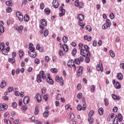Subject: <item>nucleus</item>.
Returning <instances> with one entry per match:
<instances>
[{"label":"nucleus","instance_id":"864d4df0","mask_svg":"<svg viewBox=\"0 0 124 124\" xmlns=\"http://www.w3.org/2000/svg\"><path fill=\"white\" fill-rule=\"evenodd\" d=\"M74 118H75V115H74V114L72 113L70 116V120H72V121H73V120H74Z\"/></svg>","mask_w":124,"mask_h":124},{"label":"nucleus","instance_id":"20e7f679","mask_svg":"<svg viewBox=\"0 0 124 124\" xmlns=\"http://www.w3.org/2000/svg\"><path fill=\"white\" fill-rule=\"evenodd\" d=\"M84 5L83 2H79V0H76L75 2V6L76 7H79V8H82Z\"/></svg>","mask_w":124,"mask_h":124},{"label":"nucleus","instance_id":"c756f323","mask_svg":"<svg viewBox=\"0 0 124 124\" xmlns=\"http://www.w3.org/2000/svg\"><path fill=\"white\" fill-rule=\"evenodd\" d=\"M104 102H105V106H108L109 105V100H108V99L105 98L104 99Z\"/></svg>","mask_w":124,"mask_h":124},{"label":"nucleus","instance_id":"7c9ffc66","mask_svg":"<svg viewBox=\"0 0 124 124\" xmlns=\"http://www.w3.org/2000/svg\"><path fill=\"white\" fill-rule=\"evenodd\" d=\"M49 116V111L48 110H46L44 112V117L45 118H48Z\"/></svg>","mask_w":124,"mask_h":124},{"label":"nucleus","instance_id":"bf43d9fd","mask_svg":"<svg viewBox=\"0 0 124 124\" xmlns=\"http://www.w3.org/2000/svg\"><path fill=\"white\" fill-rule=\"evenodd\" d=\"M6 11L7 13H10V12H11V11H12V10H11V8L10 7H8L6 9Z\"/></svg>","mask_w":124,"mask_h":124},{"label":"nucleus","instance_id":"5fc2aeb1","mask_svg":"<svg viewBox=\"0 0 124 124\" xmlns=\"http://www.w3.org/2000/svg\"><path fill=\"white\" fill-rule=\"evenodd\" d=\"M86 29L88 31H92V27L91 26L88 25L86 26Z\"/></svg>","mask_w":124,"mask_h":124},{"label":"nucleus","instance_id":"37998d69","mask_svg":"<svg viewBox=\"0 0 124 124\" xmlns=\"http://www.w3.org/2000/svg\"><path fill=\"white\" fill-rule=\"evenodd\" d=\"M17 31L18 32H22V31H23V26L20 25L17 29Z\"/></svg>","mask_w":124,"mask_h":124},{"label":"nucleus","instance_id":"9d476101","mask_svg":"<svg viewBox=\"0 0 124 124\" xmlns=\"http://www.w3.org/2000/svg\"><path fill=\"white\" fill-rule=\"evenodd\" d=\"M59 9L62 12V13L59 14V16L60 17H62V16L65 14V10L64 9L62 6H61Z\"/></svg>","mask_w":124,"mask_h":124},{"label":"nucleus","instance_id":"a211bd4d","mask_svg":"<svg viewBox=\"0 0 124 124\" xmlns=\"http://www.w3.org/2000/svg\"><path fill=\"white\" fill-rule=\"evenodd\" d=\"M77 18H78V20H79V21H83L84 20V19L85 18L84 15H83L82 14L78 15Z\"/></svg>","mask_w":124,"mask_h":124},{"label":"nucleus","instance_id":"338daca9","mask_svg":"<svg viewBox=\"0 0 124 124\" xmlns=\"http://www.w3.org/2000/svg\"><path fill=\"white\" fill-rule=\"evenodd\" d=\"M43 97H44V99H45V101H47V100L48 99V95H44Z\"/></svg>","mask_w":124,"mask_h":124},{"label":"nucleus","instance_id":"09e8293b","mask_svg":"<svg viewBox=\"0 0 124 124\" xmlns=\"http://www.w3.org/2000/svg\"><path fill=\"white\" fill-rule=\"evenodd\" d=\"M82 94L81 93H79L77 95V98H78V99H81L82 98Z\"/></svg>","mask_w":124,"mask_h":124},{"label":"nucleus","instance_id":"72a5a7b5","mask_svg":"<svg viewBox=\"0 0 124 124\" xmlns=\"http://www.w3.org/2000/svg\"><path fill=\"white\" fill-rule=\"evenodd\" d=\"M3 32H4V27L1 26L0 27V35H1Z\"/></svg>","mask_w":124,"mask_h":124},{"label":"nucleus","instance_id":"4be33fe9","mask_svg":"<svg viewBox=\"0 0 124 124\" xmlns=\"http://www.w3.org/2000/svg\"><path fill=\"white\" fill-rule=\"evenodd\" d=\"M115 88H116V89H121V84H120V82L116 81L115 82Z\"/></svg>","mask_w":124,"mask_h":124},{"label":"nucleus","instance_id":"dca6fc26","mask_svg":"<svg viewBox=\"0 0 124 124\" xmlns=\"http://www.w3.org/2000/svg\"><path fill=\"white\" fill-rule=\"evenodd\" d=\"M7 108V105L6 104H0V111H4L5 109Z\"/></svg>","mask_w":124,"mask_h":124},{"label":"nucleus","instance_id":"774afa93","mask_svg":"<svg viewBox=\"0 0 124 124\" xmlns=\"http://www.w3.org/2000/svg\"><path fill=\"white\" fill-rule=\"evenodd\" d=\"M19 123H20V122L19 121V120L18 119H16L14 121V123L15 124H19Z\"/></svg>","mask_w":124,"mask_h":124},{"label":"nucleus","instance_id":"f257e3e1","mask_svg":"<svg viewBox=\"0 0 124 124\" xmlns=\"http://www.w3.org/2000/svg\"><path fill=\"white\" fill-rule=\"evenodd\" d=\"M38 75H39L40 77L42 78L43 80H45V79H46V82L49 85H54V81H53V79L51 78V75H50V74L46 73V76H45V73L44 71H41Z\"/></svg>","mask_w":124,"mask_h":124},{"label":"nucleus","instance_id":"39448f33","mask_svg":"<svg viewBox=\"0 0 124 124\" xmlns=\"http://www.w3.org/2000/svg\"><path fill=\"white\" fill-rule=\"evenodd\" d=\"M16 15L19 21H20V22H22L23 19H24V16H23L22 13L20 12H17L16 13Z\"/></svg>","mask_w":124,"mask_h":124},{"label":"nucleus","instance_id":"412c9836","mask_svg":"<svg viewBox=\"0 0 124 124\" xmlns=\"http://www.w3.org/2000/svg\"><path fill=\"white\" fill-rule=\"evenodd\" d=\"M84 40H87V41H91L92 40V37H88V35H85L84 36Z\"/></svg>","mask_w":124,"mask_h":124},{"label":"nucleus","instance_id":"3c124183","mask_svg":"<svg viewBox=\"0 0 124 124\" xmlns=\"http://www.w3.org/2000/svg\"><path fill=\"white\" fill-rule=\"evenodd\" d=\"M51 72L52 73H57L58 72V70L56 68L51 69L50 70Z\"/></svg>","mask_w":124,"mask_h":124},{"label":"nucleus","instance_id":"4d7b16f0","mask_svg":"<svg viewBox=\"0 0 124 124\" xmlns=\"http://www.w3.org/2000/svg\"><path fill=\"white\" fill-rule=\"evenodd\" d=\"M91 61V59H90V57H86V58L85 59V62H87V63H89Z\"/></svg>","mask_w":124,"mask_h":124},{"label":"nucleus","instance_id":"0eeeda50","mask_svg":"<svg viewBox=\"0 0 124 124\" xmlns=\"http://www.w3.org/2000/svg\"><path fill=\"white\" fill-rule=\"evenodd\" d=\"M60 46H61V48L63 49V51L65 53H66V52L68 51V46H67V45H66V44H63V45H62L60 43Z\"/></svg>","mask_w":124,"mask_h":124},{"label":"nucleus","instance_id":"6e6552de","mask_svg":"<svg viewBox=\"0 0 124 124\" xmlns=\"http://www.w3.org/2000/svg\"><path fill=\"white\" fill-rule=\"evenodd\" d=\"M96 69L98 71H103V66H102V62H99V64L96 66Z\"/></svg>","mask_w":124,"mask_h":124},{"label":"nucleus","instance_id":"bb28decb","mask_svg":"<svg viewBox=\"0 0 124 124\" xmlns=\"http://www.w3.org/2000/svg\"><path fill=\"white\" fill-rule=\"evenodd\" d=\"M24 18L25 22H29V20H30V16H29V15H25Z\"/></svg>","mask_w":124,"mask_h":124},{"label":"nucleus","instance_id":"cd10ccee","mask_svg":"<svg viewBox=\"0 0 124 124\" xmlns=\"http://www.w3.org/2000/svg\"><path fill=\"white\" fill-rule=\"evenodd\" d=\"M62 40L64 43H66L68 40V38L66 36H64L62 38Z\"/></svg>","mask_w":124,"mask_h":124},{"label":"nucleus","instance_id":"f03ea898","mask_svg":"<svg viewBox=\"0 0 124 124\" xmlns=\"http://www.w3.org/2000/svg\"><path fill=\"white\" fill-rule=\"evenodd\" d=\"M84 49L80 50V55L84 57V58H87V57H91V52H90V47L89 46L85 45L84 46Z\"/></svg>","mask_w":124,"mask_h":124},{"label":"nucleus","instance_id":"ddd939ff","mask_svg":"<svg viewBox=\"0 0 124 124\" xmlns=\"http://www.w3.org/2000/svg\"><path fill=\"white\" fill-rule=\"evenodd\" d=\"M29 102H30V98H29V96H25L24 97L23 103H24L25 105H27V104H28V103H29Z\"/></svg>","mask_w":124,"mask_h":124},{"label":"nucleus","instance_id":"2eb2a0df","mask_svg":"<svg viewBox=\"0 0 124 124\" xmlns=\"http://www.w3.org/2000/svg\"><path fill=\"white\" fill-rule=\"evenodd\" d=\"M42 96H41V95H40L39 94H37L36 95V99L37 102H38L39 103L40 102H41V100H42Z\"/></svg>","mask_w":124,"mask_h":124},{"label":"nucleus","instance_id":"f8f14e48","mask_svg":"<svg viewBox=\"0 0 124 124\" xmlns=\"http://www.w3.org/2000/svg\"><path fill=\"white\" fill-rule=\"evenodd\" d=\"M67 65L69 67H73L74 66V67H76L75 65L74 64V61L71 60L69 61L67 63Z\"/></svg>","mask_w":124,"mask_h":124},{"label":"nucleus","instance_id":"9b49d317","mask_svg":"<svg viewBox=\"0 0 124 124\" xmlns=\"http://www.w3.org/2000/svg\"><path fill=\"white\" fill-rule=\"evenodd\" d=\"M9 51H10V47H9V46H7L6 49L4 48L3 50L0 52H2L3 55H6L8 54V52H9Z\"/></svg>","mask_w":124,"mask_h":124},{"label":"nucleus","instance_id":"e433bc0d","mask_svg":"<svg viewBox=\"0 0 124 124\" xmlns=\"http://www.w3.org/2000/svg\"><path fill=\"white\" fill-rule=\"evenodd\" d=\"M88 121L89 124H93V118H92V117H89L88 118Z\"/></svg>","mask_w":124,"mask_h":124},{"label":"nucleus","instance_id":"e2e57ef3","mask_svg":"<svg viewBox=\"0 0 124 124\" xmlns=\"http://www.w3.org/2000/svg\"><path fill=\"white\" fill-rule=\"evenodd\" d=\"M34 62L35 63H36V64H39V62H40L39 59L36 58L34 60Z\"/></svg>","mask_w":124,"mask_h":124},{"label":"nucleus","instance_id":"de8ad7c7","mask_svg":"<svg viewBox=\"0 0 124 124\" xmlns=\"http://www.w3.org/2000/svg\"><path fill=\"white\" fill-rule=\"evenodd\" d=\"M94 113V112L93 110H91L88 114V117H93V115Z\"/></svg>","mask_w":124,"mask_h":124},{"label":"nucleus","instance_id":"58836bf2","mask_svg":"<svg viewBox=\"0 0 124 124\" xmlns=\"http://www.w3.org/2000/svg\"><path fill=\"white\" fill-rule=\"evenodd\" d=\"M106 24H107L108 26H109V27H111V21H110V19H107L106 21Z\"/></svg>","mask_w":124,"mask_h":124},{"label":"nucleus","instance_id":"0e129e2a","mask_svg":"<svg viewBox=\"0 0 124 124\" xmlns=\"http://www.w3.org/2000/svg\"><path fill=\"white\" fill-rule=\"evenodd\" d=\"M82 106H81V105H78L77 106V109L78 110V111H81V110H82Z\"/></svg>","mask_w":124,"mask_h":124},{"label":"nucleus","instance_id":"13d9d810","mask_svg":"<svg viewBox=\"0 0 124 124\" xmlns=\"http://www.w3.org/2000/svg\"><path fill=\"white\" fill-rule=\"evenodd\" d=\"M45 13H46L47 15H49L50 14V9H45Z\"/></svg>","mask_w":124,"mask_h":124},{"label":"nucleus","instance_id":"a19ab883","mask_svg":"<svg viewBox=\"0 0 124 124\" xmlns=\"http://www.w3.org/2000/svg\"><path fill=\"white\" fill-rule=\"evenodd\" d=\"M83 106L82 107V109L83 111H85L86 110V107L87 106V104H86V102H83Z\"/></svg>","mask_w":124,"mask_h":124},{"label":"nucleus","instance_id":"7ed1b4c3","mask_svg":"<svg viewBox=\"0 0 124 124\" xmlns=\"http://www.w3.org/2000/svg\"><path fill=\"white\" fill-rule=\"evenodd\" d=\"M41 25L39 26L40 29L41 30H44V27H46L47 26V22H46V20L44 19H42L40 21Z\"/></svg>","mask_w":124,"mask_h":124},{"label":"nucleus","instance_id":"a878e982","mask_svg":"<svg viewBox=\"0 0 124 124\" xmlns=\"http://www.w3.org/2000/svg\"><path fill=\"white\" fill-rule=\"evenodd\" d=\"M5 86H6V82H5V81H2L0 85V88H1V89H3Z\"/></svg>","mask_w":124,"mask_h":124},{"label":"nucleus","instance_id":"5701e85b","mask_svg":"<svg viewBox=\"0 0 124 124\" xmlns=\"http://www.w3.org/2000/svg\"><path fill=\"white\" fill-rule=\"evenodd\" d=\"M5 48V45L4 43H1L0 44V52L2 51Z\"/></svg>","mask_w":124,"mask_h":124},{"label":"nucleus","instance_id":"8fccbe9b","mask_svg":"<svg viewBox=\"0 0 124 124\" xmlns=\"http://www.w3.org/2000/svg\"><path fill=\"white\" fill-rule=\"evenodd\" d=\"M109 17L111 20H113V19L115 18V15H114V13H111L109 15Z\"/></svg>","mask_w":124,"mask_h":124},{"label":"nucleus","instance_id":"79ce46f5","mask_svg":"<svg viewBox=\"0 0 124 124\" xmlns=\"http://www.w3.org/2000/svg\"><path fill=\"white\" fill-rule=\"evenodd\" d=\"M110 27L109 26H108L106 23L104 24L103 26H102V29L103 30H106V29H108V27Z\"/></svg>","mask_w":124,"mask_h":124},{"label":"nucleus","instance_id":"2f4dec72","mask_svg":"<svg viewBox=\"0 0 124 124\" xmlns=\"http://www.w3.org/2000/svg\"><path fill=\"white\" fill-rule=\"evenodd\" d=\"M118 121L120 123L123 121V115L121 113L118 114Z\"/></svg>","mask_w":124,"mask_h":124},{"label":"nucleus","instance_id":"69168bd1","mask_svg":"<svg viewBox=\"0 0 124 124\" xmlns=\"http://www.w3.org/2000/svg\"><path fill=\"white\" fill-rule=\"evenodd\" d=\"M34 124H42L43 123L42 122H40L38 120H36L34 122Z\"/></svg>","mask_w":124,"mask_h":124},{"label":"nucleus","instance_id":"f3484780","mask_svg":"<svg viewBox=\"0 0 124 124\" xmlns=\"http://www.w3.org/2000/svg\"><path fill=\"white\" fill-rule=\"evenodd\" d=\"M111 96L114 100H120V99H121L120 96H117V95L115 94H111Z\"/></svg>","mask_w":124,"mask_h":124},{"label":"nucleus","instance_id":"aec40b11","mask_svg":"<svg viewBox=\"0 0 124 124\" xmlns=\"http://www.w3.org/2000/svg\"><path fill=\"white\" fill-rule=\"evenodd\" d=\"M117 78L119 80H123V74L121 73H119L117 74Z\"/></svg>","mask_w":124,"mask_h":124},{"label":"nucleus","instance_id":"1a4fd4ad","mask_svg":"<svg viewBox=\"0 0 124 124\" xmlns=\"http://www.w3.org/2000/svg\"><path fill=\"white\" fill-rule=\"evenodd\" d=\"M33 44L32 43H30L29 46V50L28 51V53H31V52H35L34 50H35V47H33Z\"/></svg>","mask_w":124,"mask_h":124},{"label":"nucleus","instance_id":"603ef678","mask_svg":"<svg viewBox=\"0 0 124 124\" xmlns=\"http://www.w3.org/2000/svg\"><path fill=\"white\" fill-rule=\"evenodd\" d=\"M6 4L8 6H10V5H11L12 4V2H11V1L9 0V1H7L5 2Z\"/></svg>","mask_w":124,"mask_h":124},{"label":"nucleus","instance_id":"423d86ee","mask_svg":"<svg viewBox=\"0 0 124 124\" xmlns=\"http://www.w3.org/2000/svg\"><path fill=\"white\" fill-rule=\"evenodd\" d=\"M83 69H84L83 67L82 66L79 67V68L77 72V76L78 77H80V76H81V75L83 74Z\"/></svg>","mask_w":124,"mask_h":124},{"label":"nucleus","instance_id":"ea45409f","mask_svg":"<svg viewBox=\"0 0 124 124\" xmlns=\"http://www.w3.org/2000/svg\"><path fill=\"white\" fill-rule=\"evenodd\" d=\"M48 34H49V31L48 30L46 29L44 31V36L46 37V36H48Z\"/></svg>","mask_w":124,"mask_h":124},{"label":"nucleus","instance_id":"c03bdc74","mask_svg":"<svg viewBox=\"0 0 124 124\" xmlns=\"http://www.w3.org/2000/svg\"><path fill=\"white\" fill-rule=\"evenodd\" d=\"M77 53V49L74 48L72 50V54L73 55V56H75Z\"/></svg>","mask_w":124,"mask_h":124},{"label":"nucleus","instance_id":"b1692460","mask_svg":"<svg viewBox=\"0 0 124 124\" xmlns=\"http://www.w3.org/2000/svg\"><path fill=\"white\" fill-rule=\"evenodd\" d=\"M78 25L80 27H81L82 29H84V27H85V24H83V20H79L78 21Z\"/></svg>","mask_w":124,"mask_h":124},{"label":"nucleus","instance_id":"052dcab7","mask_svg":"<svg viewBox=\"0 0 124 124\" xmlns=\"http://www.w3.org/2000/svg\"><path fill=\"white\" fill-rule=\"evenodd\" d=\"M62 98V95L61 94H58L56 96V99L57 100H60Z\"/></svg>","mask_w":124,"mask_h":124},{"label":"nucleus","instance_id":"6ab92c4d","mask_svg":"<svg viewBox=\"0 0 124 124\" xmlns=\"http://www.w3.org/2000/svg\"><path fill=\"white\" fill-rule=\"evenodd\" d=\"M29 56L30 57H31V58H36V52H30L28 53Z\"/></svg>","mask_w":124,"mask_h":124},{"label":"nucleus","instance_id":"4c0bfd02","mask_svg":"<svg viewBox=\"0 0 124 124\" xmlns=\"http://www.w3.org/2000/svg\"><path fill=\"white\" fill-rule=\"evenodd\" d=\"M9 62H11V63H14V62H15V59L13 57L10 59L9 60Z\"/></svg>","mask_w":124,"mask_h":124},{"label":"nucleus","instance_id":"473e14b6","mask_svg":"<svg viewBox=\"0 0 124 124\" xmlns=\"http://www.w3.org/2000/svg\"><path fill=\"white\" fill-rule=\"evenodd\" d=\"M103 108H100L98 110L99 114L100 116H102L103 115Z\"/></svg>","mask_w":124,"mask_h":124},{"label":"nucleus","instance_id":"6e6d98bb","mask_svg":"<svg viewBox=\"0 0 124 124\" xmlns=\"http://www.w3.org/2000/svg\"><path fill=\"white\" fill-rule=\"evenodd\" d=\"M80 61L79 60V59H75V63H76L77 64H78L79 65V64L80 63Z\"/></svg>","mask_w":124,"mask_h":124},{"label":"nucleus","instance_id":"393cba45","mask_svg":"<svg viewBox=\"0 0 124 124\" xmlns=\"http://www.w3.org/2000/svg\"><path fill=\"white\" fill-rule=\"evenodd\" d=\"M18 54L19 55L20 59H21L23 58V56H24V51L22 50H19Z\"/></svg>","mask_w":124,"mask_h":124},{"label":"nucleus","instance_id":"a18cd8bd","mask_svg":"<svg viewBox=\"0 0 124 124\" xmlns=\"http://www.w3.org/2000/svg\"><path fill=\"white\" fill-rule=\"evenodd\" d=\"M45 61L46 62H49V61H50V58H49V56H46L45 57Z\"/></svg>","mask_w":124,"mask_h":124},{"label":"nucleus","instance_id":"49530a36","mask_svg":"<svg viewBox=\"0 0 124 124\" xmlns=\"http://www.w3.org/2000/svg\"><path fill=\"white\" fill-rule=\"evenodd\" d=\"M109 53L111 58H114L115 55L114 51H113V50H110Z\"/></svg>","mask_w":124,"mask_h":124},{"label":"nucleus","instance_id":"c85d7f7f","mask_svg":"<svg viewBox=\"0 0 124 124\" xmlns=\"http://www.w3.org/2000/svg\"><path fill=\"white\" fill-rule=\"evenodd\" d=\"M95 90V88L94 87V85H91L90 86V91L92 93H94V91Z\"/></svg>","mask_w":124,"mask_h":124},{"label":"nucleus","instance_id":"c9c22d12","mask_svg":"<svg viewBox=\"0 0 124 124\" xmlns=\"http://www.w3.org/2000/svg\"><path fill=\"white\" fill-rule=\"evenodd\" d=\"M36 80H37V83H40L41 82V78L38 75H37V76Z\"/></svg>","mask_w":124,"mask_h":124},{"label":"nucleus","instance_id":"f704fd0d","mask_svg":"<svg viewBox=\"0 0 124 124\" xmlns=\"http://www.w3.org/2000/svg\"><path fill=\"white\" fill-rule=\"evenodd\" d=\"M38 106H36L35 108V111H34V114L35 115H38Z\"/></svg>","mask_w":124,"mask_h":124},{"label":"nucleus","instance_id":"4468645a","mask_svg":"<svg viewBox=\"0 0 124 124\" xmlns=\"http://www.w3.org/2000/svg\"><path fill=\"white\" fill-rule=\"evenodd\" d=\"M52 4L54 8H58L59 7V2H58V0H53Z\"/></svg>","mask_w":124,"mask_h":124},{"label":"nucleus","instance_id":"680f3d73","mask_svg":"<svg viewBox=\"0 0 124 124\" xmlns=\"http://www.w3.org/2000/svg\"><path fill=\"white\" fill-rule=\"evenodd\" d=\"M21 109H22L23 111L25 112V111L28 110V107L26 106H24L23 107H21Z\"/></svg>","mask_w":124,"mask_h":124}]
</instances>
